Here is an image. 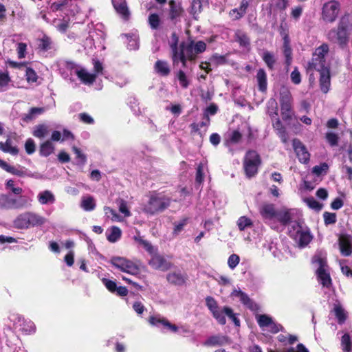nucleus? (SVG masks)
Returning <instances> with one entry per match:
<instances>
[{
	"mask_svg": "<svg viewBox=\"0 0 352 352\" xmlns=\"http://www.w3.org/2000/svg\"><path fill=\"white\" fill-rule=\"evenodd\" d=\"M0 167L5 170L6 172L18 177H25L30 176V173L25 167L21 165H18L17 166H11L1 159Z\"/></svg>",
	"mask_w": 352,
	"mask_h": 352,
	"instance_id": "obj_11",
	"label": "nucleus"
},
{
	"mask_svg": "<svg viewBox=\"0 0 352 352\" xmlns=\"http://www.w3.org/2000/svg\"><path fill=\"white\" fill-rule=\"evenodd\" d=\"M171 41L169 43V46L170 49V54H173L176 52H178L179 50V36L175 32L171 34L170 36Z\"/></svg>",
	"mask_w": 352,
	"mask_h": 352,
	"instance_id": "obj_47",
	"label": "nucleus"
},
{
	"mask_svg": "<svg viewBox=\"0 0 352 352\" xmlns=\"http://www.w3.org/2000/svg\"><path fill=\"white\" fill-rule=\"evenodd\" d=\"M262 164V160L258 153L250 149L245 153L243 160V168L248 178L255 177L258 172V168Z\"/></svg>",
	"mask_w": 352,
	"mask_h": 352,
	"instance_id": "obj_4",
	"label": "nucleus"
},
{
	"mask_svg": "<svg viewBox=\"0 0 352 352\" xmlns=\"http://www.w3.org/2000/svg\"><path fill=\"white\" fill-rule=\"evenodd\" d=\"M148 23L152 30H158L161 24L160 16L157 13H151L148 15Z\"/></svg>",
	"mask_w": 352,
	"mask_h": 352,
	"instance_id": "obj_41",
	"label": "nucleus"
},
{
	"mask_svg": "<svg viewBox=\"0 0 352 352\" xmlns=\"http://www.w3.org/2000/svg\"><path fill=\"white\" fill-rule=\"evenodd\" d=\"M51 38L47 36H44L40 41L38 48L43 52H47L51 49Z\"/></svg>",
	"mask_w": 352,
	"mask_h": 352,
	"instance_id": "obj_56",
	"label": "nucleus"
},
{
	"mask_svg": "<svg viewBox=\"0 0 352 352\" xmlns=\"http://www.w3.org/2000/svg\"><path fill=\"white\" fill-rule=\"evenodd\" d=\"M149 323L153 326L158 327L160 324L162 325L166 329L171 332H177L178 330L177 326L175 324L170 323L166 318H162L160 316H151L148 318Z\"/></svg>",
	"mask_w": 352,
	"mask_h": 352,
	"instance_id": "obj_16",
	"label": "nucleus"
},
{
	"mask_svg": "<svg viewBox=\"0 0 352 352\" xmlns=\"http://www.w3.org/2000/svg\"><path fill=\"white\" fill-rule=\"evenodd\" d=\"M129 261V260L124 257L113 256L111 258L110 263L116 268L122 272V270L125 267V265L127 264Z\"/></svg>",
	"mask_w": 352,
	"mask_h": 352,
	"instance_id": "obj_40",
	"label": "nucleus"
},
{
	"mask_svg": "<svg viewBox=\"0 0 352 352\" xmlns=\"http://www.w3.org/2000/svg\"><path fill=\"white\" fill-rule=\"evenodd\" d=\"M277 210L273 204H264L260 208V214L263 219H273L275 218Z\"/></svg>",
	"mask_w": 352,
	"mask_h": 352,
	"instance_id": "obj_22",
	"label": "nucleus"
},
{
	"mask_svg": "<svg viewBox=\"0 0 352 352\" xmlns=\"http://www.w3.org/2000/svg\"><path fill=\"white\" fill-rule=\"evenodd\" d=\"M151 256V258L148 261V265L154 270L165 272L171 268L172 263L167 261L164 256L157 252H154Z\"/></svg>",
	"mask_w": 352,
	"mask_h": 352,
	"instance_id": "obj_10",
	"label": "nucleus"
},
{
	"mask_svg": "<svg viewBox=\"0 0 352 352\" xmlns=\"http://www.w3.org/2000/svg\"><path fill=\"white\" fill-rule=\"evenodd\" d=\"M318 72L320 73L319 82L320 89L323 93L326 94L328 92L331 85L330 69L329 67Z\"/></svg>",
	"mask_w": 352,
	"mask_h": 352,
	"instance_id": "obj_18",
	"label": "nucleus"
},
{
	"mask_svg": "<svg viewBox=\"0 0 352 352\" xmlns=\"http://www.w3.org/2000/svg\"><path fill=\"white\" fill-rule=\"evenodd\" d=\"M212 314L220 324L224 325L226 323V319L224 316L225 313L223 312V309L221 311L219 309H218L212 312Z\"/></svg>",
	"mask_w": 352,
	"mask_h": 352,
	"instance_id": "obj_62",
	"label": "nucleus"
},
{
	"mask_svg": "<svg viewBox=\"0 0 352 352\" xmlns=\"http://www.w3.org/2000/svg\"><path fill=\"white\" fill-rule=\"evenodd\" d=\"M206 50V44L204 41H199L195 42L193 40H189L188 42L182 41L179 44V52H182L184 56L188 58L190 62L195 61L197 55L203 53Z\"/></svg>",
	"mask_w": 352,
	"mask_h": 352,
	"instance_id": "obj_7",
	"label": "nucleus"
},
{
	"mask_svg": "<svg viewBox=\"0 0 352 352\" xmlns=\"http://www.w3.org/2000/svg\"><path fill=\"white\" fill-rule=\"evenodd\" d=\"M122 272L132 275H137L140 274V270L139 267L135 263L129 260L127 264L125 265V267Z\"/></svg>",
	"mask_w": 352,
	"mask_h": 352,
	"instance_id": "obj_46",
	"label": "nucleus"
},
{
	"mask_svg": "<svg viewBox=\"0 0 352 352\" xmlns=\"http://www.w3.org/2000/svg\"><path fill=\"white\" fill-rule=\"evenodd\" d=\"M49 126L45 124H39L34 127L32 135L37 138L42 139L49 133Z\"/></svg>",
	"mask_w": 352,
	"mask_h": 352,
	"instance_id": "obj_29",
	"label": "nucleus"
},
{
	"mask_svg": "<svg viewBox=\"0 0 352 352\" xmlns=\"http://www.w3.org/2000/svg\"><path fill=\"white\" fill-rule=\"evenodd\" d=\"M31 199L26 196L13 197L10 194L0 195V208L4 210L23 209L31 205Z\"/></svg>",
	"mask_w": 352,
	"mask_h": 352,
	"instance_id": "obj_5",
	"label": "nucleus"
},
{
	"mask_svg": "<svg viewBox=\"0 0 352 352\" xmlns=\"http://www.w3.org/2000/svg\"><path fill=\"white\" fill-rule=\"evenodd\" d=\"M76 74L78 78L84 83V84H93L96 79V74H90L87 72L85 69H80L76 71Z\"/></svg>",
	"mask_w": 352,
	"mask_h": 352,
	"instance_id": "obj_25",
	"label": "nucleus"
},
{
	"mask_svg": "<svg viewBox=\"0 0 352 352\" xmlns=\"http://www.w3.org/2000/svg\"><path fill=\"white\" fill-rule=\"evenodd\" d=\"M256 78L258 90L261 92H265L267 89V77L264 69L260 68L257 71Z\"/></svg>",
	"mask_w": 352,
	"mask_h": 352,
	"instance_id": "obj_23",
	"label": "nucleus"
},
{
	"mask_svg": "<svg viewBox=\"0 0 352 352\" xmlns=\"http://www.w3.org/2000/svg\"><path fill=\"white\" fill-rule=\"evenodd\" d=\"M54 149L52 142L50 140H46L39 146V155L43 157H48L54 152Z\"/></svg>",
	"mask_w": 352,
	"mask_h": 352,
	"instance_id": "obj_27",
	"label": "nucleus"
},
{
	"mask_svg": "<svg viewBox=\"0 0 352 352\" xmlns=\"http://www.w3.org/2000/svg\"><path fill=\"white\" fill-rule=\"evenodd\" d=\"M329 47L327 43H322L314 52V56H317L322 59H326L325 56L329 53Z\"/></svg>",
	"mask_w": 352,
	"mask_h": 352,
	"instance_id": "obj_45",
	"label": "nucleus"
},
{
	"mask_svg": "<svg viewBox=\"0 0 352 352\" xmlns=\"http://www.w3.org/2000/svg\"><path fill=\"white\" fill-rule=\"evenodd\" d=\"M45 221L43 217L33 212H25L19 214L13 221L14 228L19 230L40 226Z\"/></svg>",
	"mask_w": 352,
	"mask_h": 352,
	"instance_id": "obj_2",
	"label": "nucleus"
},
{
	"mask_svg": "<svg viewBox=\"0 0 352 352\" xmlns=\"http://www.w3.org/2000/svg\"><path fill=\"white\" fill-rule=\"evenodd\" d=\"M292 142L294 151L299 161L304 164L307 163L309 161L310 154L307 151L306 146L297 138L294 139Z\"/></svg>",
	"mask_w": 352,
	"mask_h": 352,
	"instance_id": "obj_13",
	"label": "nucleus"
},
{
	"mask_svg": "<svg viewBox=\"0 0 352 352\" xmlns=\"http://www.w3.org/2000/svg\"><path fill=\"white\" fill-rule=\"evenodd\" d=\"M109 233L107 232V239L111 243H116L122 236L121 229L116 226H111L109 230Z\"/></svg>",
	"mask_w": 352,
	"mask_h": 352,
	"instance_id": "obj_34",
	"label": "nucleus"
},
{
	"mask_svg": "<svg viewBox=\"0 0 352 352\" xmlns=\"http://www.w3.org/2000/svg\"><path fill=\"white\" fill-rule=\"evenodd\" d=\"M283 52L285 58V63L287 66H289L292 62V49L290 45V42L287 41V36L285 39V42H283Z\"/></svg>",
	"mask_w": 352,
	"mask_h": 352,
	"instance_id": "obj_31",
	"label": "nucleus"
},
{
	"mask_svg": "<svg viewBox=\"0 0 352 352\" xmlns=\"http://www.w3.org/2000/svg\"><path fill=\"white\" fill-rule=\"evenodd\" d=\"M26 80L29 83L36 82L38 80V75L32 67H28L25 71Z\"/></svg>",
	"mask_w": 352,
	"mask_h": 352,
	"instance_id": "obj_57",
	"label": "nucleus"
},
{
	"mask_svg": "<svg viewBox=\"0 0 352 352\" xmlns=\"http://www.w3.org/2000/svg\"><path fill=\"white\" fill-rule=\"evenodd\" d=\"M341 345L342 346V350L344 352H350L351 351L352 343L349 333H344L342 336Z\"/></svg>",
	"mask_w": 352,
	"mask_h": 352,
	"instance_id": "obj_50",
	"label": "nucleus"
},
{
	"mask_svg": "<svg viewBox=\"0 0 352 352\" xmlns=\"http://www.w3.org/2000/svg\"><path fill=\"white\" fill-rule=\"evenodd\" d=\"M329 170V165L326 162L321 163L312 168V173L317 176L325 175Z\"/></svg>",
	"mask_w": 352,
	"mask_h": 352,
	"instance_id": "obj_49",
	"label": "nucleus"
},
{
	"mask_svg": "<svg viewBox=\"0 0 352 352\" xmlns=\"http://www.w3.org/2000/svg\"><path fill=\"white\" fill-rule=\"evenodd\" d=\"M316 275L318 281L324 287L329 288L331 286L332 280L327 270L317 269Z\"/></svg>",
	"mask_w": 352,
	"mask_h": 352,
	"instance_id": "obj_24",
	"label": "nucleus"
},
{
	"mask_svg": "<svg viewBox=\"0 0 352 352\" xmlns=\"http://www.w3.org/2000/svg\"><path fill=\"white\" fill-rule=\"evenodd\" d=\"M237 226L241 231L244 230L246 228L252 226L251 219L247 217H241L237 221Z\"/></svg>",
	"mask_w": 352,
	"mask_h": 352,
	"instance_id": "obj_53",
	"label": "nucleus"
},
{
	"mask_svg": "<svg viewBox=\"0 0 352 352\" xmlns=\"http://www.w3.org/2000/svg\"><path fill=\"white\" fill-rule=\"evenodd\" d=\"M102 282L109 292L112 294H115V291H116L118 287L115 281L106 278H103L102 279Z\"/></svg>",
	"mask_w": 352,
	"mask_h": 352,
	"instance_id": "obj_60",
	"label": "nucleus"
},
{
	"mask_svg": "<svg viewBox=\"0 0 352 352\" xmlns=\"http://www.w3.org/2000/svg\"><path fill=\"white\" fill-rule=\"evenodd\" d=\"M175 78L179 81V85L183 89H187L189 87L190 80L182 69H179L175 72Z\"/></svg>",
	"mask_w": 352,
	"mask_h": 352,
	"instance_id": "obj_32",
	"label": "nucleus"
},
{
	"mask_svg": "<svg viewBox=\"0 0 352 352\" xmlns=\"http://www.w3.org/2000/svg\"><path fill=\"white\" fill-rule=\"evenodd\" d=\"M0 150L4 153H8L13 155H16L19 153V149L16 146L11 145V141L8 139L6 142H0Z\"/></svg>",
	"mask_w": 352,
	"mask_h": 352,
	"instance_id": "obj_38",
	"label": "nucleus"
},
{
	"mask_svg": "<svg viewBox=\"0 0 352 352\" xmlns=\"http://www.w3.org/2000/svg\"><path fill=\"white\" fill-rule=\"evenodd\" d=\"M304 201L309 208L313 209L316 212H319L322 209L323 204L316 201L313 197L304 199Z\"/></svg>",
	"mask_w": 352,
	"mask_h": 352,
	"instance_id": "obj_43",
	"label": "nucleus"
},
{
	"mask_svg": "<svg viewBox=\"0 0 352 352\" xmlns=\"http://www.w3.org/2000/svg\"><path fill=\"white\" fill-rule=\"evenodd\" d=\"M311 241V236L309 232H301L299 236V245L304 247L308 245Z\"/></svg>",
	"mask_w": 352,
	"mask_h": 352,
	"instance_id": "obj_63",
	"label": "nucleus"
},
{
	"mask_svg": "<svg viewBox=\"0 0 352 352\" xmlns=\"http://www.w3.org/2000/svg\"><path fill=\"white\" fill-rule=\"evenodd\" d=\"M279 102L280 106V115L285 122L292 120L294 112L293 110V98L289 89L282 87L280 90Z\"/></svg>",
	"mask_w": 352,
	"mask_h": 352,
	"instance_id": "obj_6",
	"label": "nucleus"
},
{
	"mask_svg": "<svg viewBox=\"0 0 352 352\" xmlns=\"http://www.w3.org/2000/svg\"><path fill=\"white\" fill-rule=\"evenodd\" d=\"M72 150L74 152V153L76 154V158L78 160V163L80 165L85 164V163L87 162V157L85 154H83L81 152L80 149L76 146H74L72 148Z\"/></svg>",
	"mask_w": 352,
	"mask_h": 352,
	"instance_id": "obj_59",
	"label": "nucleus"
},
{
	"mask_svg": "<svg viewBox=\"0 0 352 352\" xmlns=\"http://www.w3.org/2000/svg\"><path fill=\"white\" fill-rule=\"evenodd\" d=\"M352 29V16L344 13L340 19L336 28H333L327 34L328 39L338 43L342 48L345 47L349 41L350 30Z\"/></svg>",
	"mask_w": 352,
	"mask_h": 352,
	"instance_id": "obj_1",
	"label": "nucleus"
},
{
	"mask_svg": "<svg viewBox=\"0 0 352 352\" xmlns=\"http://www.w3.org/2000/svg\"><path fill=\"white\" fill-rule=\"evenodd\" d=\"M188 221V217H184L182 220H180L178 223H174V228L173 231V234L174 235H178L183 230L186 225H187Z\"/></svg>",
	"mask_w": 352,
	"mask_h": 352,
	"instance_id": "obj_54",
	"label": "nucleus"
},
{
	"mask_svg": "<svg viewBox=\"0 0 352 352\" xmlns=\"http://www.w3.org/2000/svg\"><path fill=\"white\" fill-rule=\"evenodd\" d=\"M340 9V3L336 0H331L324 3L322 8V19L326 23H334L338 17Z\"/></svg>",
	"mask_w": 352,
	"mask_h": 352,
	"instance_id": "obj_8",
	"label": "nucleus"
},
{
	"mask_svg": "<svg viewBox=\"0 0 352 352\" xmlns=\"http://www.w3.org/2000/svg\"><path fill=\"white\" fill-rule=\"evenodd\" d=\"M338 245L342 256H349L352 254V236L347 234H340Z\"/></svg>",
	"mask_w": 352,
	"mask_h": 352,
	"instance_id": "obj_12",
	"label": "nucleus"
},
{
	"mask_svg": "<svg viewBox=\"0 0 352 352\" xmlns=\"http://www.w3.org/2000/svg\"><path fill=\"white\" fill-rule=\"evenodd\" d=\"M38 201L43 205L53 204L55 201V197L51 191L46 190L38 195Z\"/></svg>",
	"mask_w": 352,
	"mask_h": 352,
	"instance_id": "obj_30",
	"label": "nucleus"
},
{
	"mask_svg": "<svg viewBox=\"0 0 352 352\" xmlns=\"http://www.w3.org/2000/svg\"><path fill=\"white\" fill-rule=\"evenodd\" d=\"M333 311L338 324H344L347 318V316L342 306L339 305H336L333 308Z\"/></svg>",
	"mask_w": 352,
	"mask_h": 352,
	"instance_id": "obj_39",
	"label": "nucleus"
},
{
	"mask_svg": "<svg viewBox=\"0 0 352 352\" xmlns=\"http://www.w3.org/2000/svg\"><path fill=\"white\" fill-rule=\"evenodd\" d=\"M324 223L325 226L335 224L337 221V215L334 212H324L323 213Z\"/></svg>",
	"mask_w": 352,
	"mask_h": 352,
	"instance_id": "obj_52",
	"label": "nucleus"
},
{
	"mask_svg": "<svg viewBox=\"0 0 352 352\" xmlns=\"http://www.w3.org/2000/svg\"><path fill=\"white\" fill-rule=\"evenodd\" d=\"M256 320L261 328L269 327L273 324L272 318L266 314L258 315L256 316Z\"/></svg>",
	"mask_w": 352,
	"mask_h": 352,
	"instance_id": "obj_42",
	"label": "nucleus"
},
{
	"mask_svg": "<svg viewBox=\"0 0 352 352\" xmlns=\"http://www.w3.org/2000/svg\"><path fill=\"white\" fill-rule=\"evenodd\" d=\"M81 206L86 211H91L96 207L94 199L92 197L84 198L82 201Z\"/></svg>",
	"mask_w": 352,
	"mask_h": 352,
	"instance_id": "obj_48",
	"label": "nucleus"
},
{
	"mask_svg": "<svg viewBox=\"0 0 352 352\" xmlns=\"http://www.w3.org/2000/svg\"><path fill=\"white\" fill-rule=\"evenodd\" d=\"M206 305L211 313L219 309L217 300L212 296L206 298Z\"/></svg>",
	"mask_w": 352,
	"mask_h": 352,
	"instance_id": "obj_61",
	"label": "nucleus"
},
{
	"mask_svg": "<svg viewBox=\"0 0 352 352\" xmlns=\"http://www.w3.org/2000/svg\"><path fill=\"white\" fill-rule=\"evenodd\" d=\"M223 312L233 322L235 326H240V320L236 317V314L233 312L232 308L229 307H224Z\"/></svg>",
	"mask_w": 352,
	"mask_h": 352,
	"instance_id": "obj_51",
	"label": "nucleus"
},
{
	"mask_svg": "<svg viewBox=\"0 0 352 352\" xmlns=\"http://www.w3.org/2000/svg\"><path fill=\"white\" fill-rule=\"evenodd\" d=\"M133 239L136 242H138L139 244L142 245L144 247V248L146 250V251L151 255L155 252L154 248L152 245V244L149 241L143 239L142 236H135L133 237Z\"/></svg>",
	"mask_w": 352,
	"mask_h": 352,
	"instance_id": "obj_44",
	"label": "nucleus"
},
{
	"mask_svg": "<svg viewBox=\"0 0 352 352\" xmlns=\"http://www.w3.org/2000/svg\"><path fill=\"white\" fill-rule=\"evenodd\" d=\"M234 39L240 47L250 48V38L248 35L241 30H237L234 33Z\"/></svg>",
	"mask_w": 352,
	"mask_h": 352,
	"instance_id": "obj_26",
	"label": "nucleus"
},
{
	"mask_svg": "<svg viewBox=\"0 0 352 352\" xmlns=\"http://www.w3.org/2000/svg\"><path fill=\"white\" fill-rule=\"evenodd\" d=\"M170 58L174 66L178 65L181 63L183 67H186L187 66V61H189L186 56H184L182 52L179 51L171 54Z\"/></svg>",
	"mask_w": 352,
	"mask_h": 352,
	"instance_id": "obj_33",
	"label": "nucleus"
},
{
	"mask_svg": "<svg viewBox=\"0 0 352 352\" xmlns=\"http://www.w3.org/2000/svg\"><path fill=\"white\" fill-rule=\"evenodd\" d=\"M303 12V7L302 6H296L291 9L290 16L291 18L294 19L295 21H298L301 15Z\"/></svg>",
	"mask_w": 352,
	"mask_h": 352,
	"instance_id": "obj_58",
	"label": "nucleus"
},
{
	"mask_svg": "<svg viewBox=\"0 0 352 352\" xmlns=\"http://www.w3.org/2000/svg\"><path fill=\"white\" fill-rule=\"evenodd\" d=\"M149 323L153 326L158 327L160 324L162 325L166 329L171 332H177L178 330L177 326L175 324L170 323L166 318H162L160 316H151L148 318Z\"/></svg>",
	"mask_w": 352,
	"mask_h": 352,
	"instance_id": "obj_17",
	"label": "nucleus"
},
{
	"mask_svg": "<svg viewBox=\"0 0 352 352\" xmlns=\"http://www.w3.org/2000/svg\"><path fill=\"white\" fill-rule=\"evenodd\" d=\"M168 5V8L166 10L167 19L175 25L181 21L185 12L182 3L176 0H169Z\"/></svg>",
	"mask_w": 352,
	"mask_h": 352,
	"instance_id": "obj_9",
	"label": "nucleus"
},
{
	"mask_svg": "<svg viewBox=\"0 0 352 352\" xmlns=\"http://www.w3.org/2000/svg\"><path fill=\"white\" fill-rule=\"evenodd\" d=\"M243 135L239 130H234L229 135L228 139L224 142V144L226 146H229L231 144H237L242 140Z\"/></svg>",
	"mask_w": 352,
	"mask_h": 352,
	"instance_id": "obj_28",
	"label": "nucleus"
},
{
	"mask_svg": "<svg viewBox=\"0 0 352 352\" xmlns=\"http://www.w3.org/2000/svg\"><path fill=\"white\" fill-rule=\"evenodd\" d=\"M228 342V338L222 336H212L209 337L204 344L206 346H221Z\"/></svg>",
	"mask_w": 352,
	"mask_h": 352,
	"instance_id": "obj_35",
	"label": "nucleus"
},
{
	"mask_svg": "<svg viewBox=\"0 0 352 352\" xmlns=\"http://www.w3.org/2000/svg\"><path fill=\"white\" fill-rule=\"evenodd\" d=\"M275 218L283 226L288 225L292 221V215L289 210H277Z\"/></svg>",
	"mask_w": 352,
	"mask_h": 352,
	"instance_id": "obj_36",
	"label": "nucleus"
},
{
	"mask_svg": "<svg viewBox=\"0 0 352 352\" xmlns=\"http://www.w3.org/2000/svg\"><path fill=\"white\" fill-rule=\"evenodd\" d=\"M204 180V166L202 164H199L197 167L195 182L199 185L201 184Z\"/></svg>",
	"mask_w": 352,
	"mask_h": 352,
	"instance_id": "obj_64",
	"label": "nucleus"
},
{
	"mask_svg": "<svg viewBox=\"0 0 352 352\" xmlns=\"http://www.w3.org/2000/svg\"><path fill=\"white\" fill-rule=\"evenodd\" d=\"M188 279V275L186 273H182L179 270L170 272L166 274L168 283L175 286L185 285Z\"/></svg>",
	"mask_w": 352,
	"mask_h": 352,
	"instance_id": "obj_14",
	"label": "nucleus"
},
{
	"mask_svg": "<svg viewBox=\"0 0 352 352\" xmlns=\"http://www.w3.org/2000/svg\"><path fill=\"white\" fill-rule=\"evenodd\" d=\"M112 4L116 12L124 20H128L130 16L126 2L125 0H112Z\"/></svg>",
	"mask_w": 352,
	"mask_h": 352,
	"instance_id": "obj_19",
	"label": "nucleus"
},
{
	"mask_svg": "<svg viewBox=\"0 0 352 352\" xmlns=\"http://www.w3.org/2000/svg\"><path fill=\"white\" fill-rule=\"evenodd\" d=\"M155 72L160 76L166 77L170 74V67L168 63L163 60H157L154 65Z\"/></svg>",
	"mask_w": 352,
	"mask_h": 352,
	"instance_id": "obj_20",
	"label": "nucleus"
},
{
	"mask_svg": "<svg viewBox=\"0 0 352 352\" xmlns=\"http://www.w3.org/2000/svg\"><path fill=\"white\" fill-rule=\"evenodd\" d=\"M329 68L326 66V59H322L317 56H312V58L307 63V69L309 71H320L323 69Z\"/></svg>",
	"mask_w": 352,
	"mask_h": 352,
	"instance_id": "obj_21",
	"label": "nucleus"
},
{
	"mask_svg": "<svg viewBox=\"0 0 352 352\" xmlns=\"http://www.w3.org/2000/svg\"><path fill=\"white\" fill-rule=\"evenodd\" d=\"M262 59L267 65L269 70L272 71L274 69V65L276 60L273 53L269 51H265L263 53Z\"/></svg>",
	"mask_w": 352,
	"mask_h": 352,
	"instance_id": "obj_37",
	"label": "nucleus"
},
{
	"mask_svg": "<svg viewBox=\"0 0 352 352\" xmlns=\"http://www.w3.org/2000/svg\"><path fill=\"white\" fill-rule=\"evenodd\" d=\"M325 139L331 146H336L338 144L339 137L333 132H327L325 134Z\"/></svg>",
	"mask_w": 352,
	"mask_h": 352,
	"instance_id": "obj_55",
	"label": "nucleus"
},
{
	"mask_svg": "<svg viewBox=\"0 0 352 352\" xmlns=\"http://www.w3.org/2000/svg\"><path fill=\"white\" fill-rule=\"evenodd\" d=\"M232 294L238 297L241 302L252 311H258L259 310L260 307L258 305L251 299L246 293L241 290H234Z\"/></svg>",
	"mask_w": 352,
	"mask_h": 352,
	"instance_id": "obj_15",
	"label": "nucleus"
},
{
	"mask_svg": "<svg viewBox=\"0 0 352 352\" xmlns=\"http://www.w3.org/2000/svg\"><path fill=\"white\" fill-rule=\"evenodd\" d=\"M171 203V198L162 193L153 192L144 206V211L150 214H155L164 211Z\"/></svg>",
	"mask_w": 352,
	"mask_h": 352,
	"instance_id": "obj_3",
	"label": "nucleus"
}]
</instances>
